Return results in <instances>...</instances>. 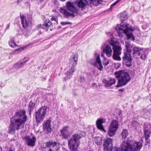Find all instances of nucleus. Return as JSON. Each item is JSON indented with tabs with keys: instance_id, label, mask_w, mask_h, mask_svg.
Listing matches in <instances>:
<instances>
[{
	"instance_id": "1",
	"label": "nucleus",
	"mask_w": 151,
	"mask_h": 151,
	"mask_svg": "<svg viewBox=\"0 0 151 151\" xmlns=\"http://www.w3.org/2000/svg\"><path fill=\"white\" fill-rule=\"evenodd\" d=\"M103 146L104 151H139L142 147V144L140 142L136 143L132 140L124 141L120 148L115 147L112 151V139L109 138L104 139Z\"/></svg>"
},
{
	"instance_id": "2",
	"label": "nucleus",
	"mask_w": 151,
	"mask_h": 151,
	"mask_svg": "<svg viewBox=\"0 0 151 151\" xmlns=\"http://www.w3.org/2000/svg\"><path fill=\"white\" fill-rule=\"evenodd\" d=\"M27 119V116L25 110L16 111L10 121L8 130L9 133L14 134L16 130H18L23 128Z\"/></svg>"
},
{
	"instance_id": "3",
	"label": "nucleus",
	"mask_w": 151,
	"mask_h": 151,
	"mask_svg": "<svg viewBox=\"0 0 151 151\" xmlns=\"http://www.w3.org/2000/svg\"><path fill=\"white\" fill-rule=\"evenodd\" d=\"M128 24H125L122 22L120 25H117L115 27V29L119 36H123V34H125L127 36V39H132L134 41L135 39L132 34V32L135 30V28L129 27Z\"/></svg>"
},
{
	"instance_id": "4",
	"label": "nucleus",
	"mask_w": 151,
	"mask_h": 151,
	"mask_svg": "<svg viewBox=\"0 0 151 151\" xmlns=\"http://www.w3.org/2000/svg\"><path fill=\"white\" fill-rule=\"evenodd\" d=\"M85 135V132L82 131L78 132L73 135L70 139L68 140V145L70 150L73 151L77 150L80 144V139Z\"/></svg>"
},
{
	"instance_id": "5",
	"label": "nucleus",
	"mask_w": 151,
	"mask_h": 151,
	"mask_svg": "<svg viewBox=\"0 0 151 151\" xmlns=\"http://www.w3.org/2000/svg\"><path fill=\"white\" fill-rule=\"evenodd\" d=\"M66 9L69 12L64 9L62 7L60 8V12L63 13L66 18H68L69 17H74L76 15H76L78 13V7L75 6L73 2H68L66 3Z\"/></svg>"
},
{
	"instance_id": "6",
	"label": "nucleus",
	"mask_w": 151,
	"mask_h": 151,
	"mask_svg": "<svg viewBox=\"0 0 151 151\" xmlns=\"http://www.w3.org/2000/svg\"><path fill=\"white\" fill-rule=\"evenodd\" d=\"M114 74L115 77L118 78V84L116 86L117 88L125 85L131 79L129 74L123 70L116 71Z\"/></svg>"
},
{
	"instance_id": "7",
	"label": "nucleus",
	"mask_w": 151,
	"mask_h": 151,
	"mask_svg": "<svg viewBox=\"0 0 151 151\" xmlns=\"http://www.w3.org/2000/svg\"><path fill=\"white\" fill-rule=\"evenodd\" d=\"M46 147H43V151H58L60 149V144L58 142L49 141L44 143Z\"/></svg>"
},
{
	"instance_id": "8",
	"label": "nucleus",
	"mask_w": 151,
	"mask_h": 151,
	"mask_svg": "<svg viewBox=\"0 0 151 151\" xmlns=\"http://www.w3.org/2000/svg\"><path fill=\"white\" fill-rule=\"evenodd\" d=\"M89 63L96 67L100 70H102L103 68L99 53L95 52L94 53L93 57L90 59Z\"/></svg>"
},
{
	"instance_id": "9",
	"label": "nucleus",
	"mask_w": 151,
	"mask_h": 151,
	"mask_svg": "<svg viewBox=\"0 0 151 151\" xmlns=\"http://www.w3.org/2000/svg\"><path fill=\"white\" fill-rule=\"evenodd\" d=\"M47 106H42L36 112V119L37 122H40L43 121L47 112Z\"/></svg>"
},
{
	"instance_id": "10",
	"label": "nucleus",
	"mask_w": 151,
	"mask_h": 151,
	"mask_svg": "<svg viewBox=\"0 0 151 151\" xmlns=\"http://www.w3.org/2000/svg\"><path fill=\"white\" fill-rule=\"evenodd\" d=\"M119 127V123L117 120L113 119L112 120L109 127L108 134L110 137H112L115 134Z\"/></svg>"
},
{
	"instance_id": "11",
	"label": "nucleus",
	"mask_w": 151,
	"mask_h": 151,
	"mask_svg": "<svg viewBox=\"0 0 151 151\" xmlns=\"http://www.w3.org/2000/svg\"><path fill=\"white\" fill-rule=\"evenodd\" d=\"M131 52H124L122 58V63L127 67H130L132 65V58L131 55Z\"/></svg>"
},
{
	"instance_id": "12",
	"label": "nucleus",
	"mask_w": 151,
	"mask_h": 151,
	"mask_svg": "<svg viewBox=\"0 0 151 151\" xmlns=\"http://www.w3.org/2000/svg\"><path fill=\"white\" fill-rule=\"evenodd\" d=\"M20 17L23 27L24 29H27L28 26L31 24L32 21L31 17L29 15L25 17L24 15L21 14Z\"/></svg>"
},
{
	"instance_id": "13",
	"label": "nucleus",
	"mask_w": 151,
	"mask_h": 151,
	"mask_svg": "<svg viewBox=\"0 0 151 151\" xmlns=\"http://www.w3.org/2000/svg\"><path fill=\"white\" fill-rule=\"evenodd\" d=\"M113 51L112 58L114 60L118 61H120L121 58L119 55L121 54L122 48L119 45H115L112 48Z\"/></svg>"
},
{
	"instance_id": "14",
	"label": "nucleus",
	"mask_w": 151,
	"mask_h": 151,
	"mask_svg": "<svg viewBox=\"0 0 151 151\" xmlns=\"http://www.w3.org/2000/svg\"><path fill=\"white\" fill-rule=\"evenodd\" d=\"M106 120L104 118H99L97 119L96 122V124L97 128L102 131H104L106 132V130L104 129L103 124L105 123Z\"/></svg>"
},
{
	"instance_id": "15",
	"label": "nucleus",
	"mask_w": 151,
	"mask_h": 151,
	"mask_svg": "<svg viewBox=\"0 0 151 151\" xmlns=\"http://www.w3.org/2000/svg\"><path fill=\"white\" fill-rule=\"evenodd\" d=\"M51 121L48 119L45 121L43 123V129L44 131L46 132L47 134H49L51 133L52 129L50 128V123Z\"/></svg>"
},
{
	"instance_id": "16",
	"label": "nucleus",
	"mask_w": 151,
	"mask_h": 151,
	"mask_svg": "<svg viewBox=\"0 0 151 151\" xmlns=\"http://www.w3.org/2000/svg\"><path fill=\"white\" fill-rule=\"evenodd\" d=\"M102 50L103 53L106 54L107 57L109 58L111 56L112 50L110 45H106L103 47Z\"/></svg>"
},
{
	"instance_id": "17",
	"label": "nucleus",
	"mask_w": 151,
	"mask_h": 151,
	"mask_svg": "<svg viewBox=\"0 0 151 151\" xmlns=\"http://www.w3.org/2000/svg\"><path fill=\"white\" fill-rule=\"evenodd\" d=\"M24 139L27 143V145L32 147L35 145V143L36 141L35 137L33 136L32 138H30V136H26L24 137Z\"/></svg>"
},
{
	"instance_id": "18",
	"label": "nucleus",
	"mask_w": 151,
	"mask_h": 151,
	"mask_svg": "<svg viewBox=\"0 0 151 151\" xmlns=\"http://www.w3.org/2000/svg\"><path fill=\"white\" fill-rule=\"evenodd\" d=\"M142 50L140 47H134L133 46L131 49V52L133 51L132 55L133 56L135 57L136 58H137L136 56L140 55V54Z\"/></svg>"
},
{
	"instance_id": "19",
	"label": "nucleus",
	"mask_w": 151,
	"mask_h": 151,
	"mask_svg": "<svg viewBox=\"0 0 151 151\" xmlns=\"http://www.w3.org/2000/svg\"><path fill=\"white\" fill-rule=\"evenodd\" d=\"M28 58L25 57L23 60H21L14 65L15 68L19 69L23 67L28 61Z\"/></svg>"
},
{
	"instance_id": "20",
	"label": "nucleus",
	"mask_w": 151,
	"mask_h": 151,
	"mask_svg": "<svg viewBox=\"0 0 151 151\" xmlns=\"http://www.w3.org/2000/svg\"><path fill=\"white\" fill-rule=\"evenodd\" d=\"M69 127L68 126L64 127L61 130V133L64 139H67L69 137Z\"/></svg>"
},
{
	"instance_id": "21",
	"label": "nucleus",
	"mask_w": 151,
	"mask_h": 151,
	"mask_svg": "<svg viewBox=\"0 0 151 151\" xmlns=\"http://www.w3.org/2000/svg\"><path fill=\"white\" fill-rule=\"evenodd\" d=\"M52 24V22L49 20H46L44 23L41 26V28L45 29L46 31H47L49 28Z\"/></svg>"
},
{
	"instance_id": "22",
	"label": "nucleus",
	"mask_w": 151,
	"mask_h": 151,
	"mask_svg": "<svg viewBox=\"0 0 151 151\" xmlns=\"http://www.w3.org/2000/svg\"><path fill=\"white\" fill-rule=\"evenodd\" d=\"M75 3L79 7L83 8L88 3V1H87L86 0H77Z\"/></svg>"
},
{
	"instance_id": "23",
	"label": "nucleus",
	"mask_w": 151,
	"mask_h": 151,
	"mask_svg": "<svg viewBox=\"0 0 151 151\" xmlns=\"http://www.w3.org/2000/svg\"><path fill=\"white\" fill-rule=\"evenodd\" d=\"M125 46L126 48V52H131V49L133 46L131 45L130 42H125Z\"/></svg>"
},
{
	"instance_id": "24",
	"label": "nucleus",
	"mask_w": 151,
	"mask_h": 151,
	"mask_svg": "<svg viewBox=\"0 0 151 151\" xmlns=\"http://www.w3.org/2000/svg\"><path fill=\"white\" fill-rule=\"evenodd\" d=\"M115 80L114 79L111 80L110 81H107L105 83V86L108 87L111 86L113 84L115 83Z\"/></svg>"
},
{
	"instance_id": "25",
	"label": "nucleus",
	"mask_w": 151,
	"mask_h": 151,
	"mask_svg": "<svg viewBox=\"0 0 151 151\" xmlns=\"http://www.w3.org/2000/svg\"><path fill=\"white\" fill-rule=\"evenodd\" d=\"M128 134L127 130L125 129H124L122 130V132L121 133V135L122 137V139L125 138Z\"/></svg>"
},
{
	"instance_id": "26",
	"label": "nucleus",
	"mask_w": 151,
	"mask_h": 151,
	"mask_svg": "<svg viewBox=\"0 0 151 151\" xmlns=\"http://www.w3.org/2000/svg\"><path fill=\"white\" fill-rule=\"evenodd\" d=\"M65 76L64 77V80L69 79L72 77L73 74L69 71L67 72L65 74Z\"/></svg>"
},
{
	"instance_id": "27",
	"label": "nucleus",
	"mask_w": 151,
	"mask_h": 151,
	"mask_svg": "<svg viewBox=\"0 0 151 151\" xmlns=\"http://www.w3.org/2000/svg\"><path fill=\"white\" fill-rule=\"evenodd\" d=\"M144 131L150 130L151 126L147 123H145L143 126Z\"/></svg>"
},
{
	"instance_id": "28",
	"label": "nucleus",
	"mask_w": 151,
	"mask_h": 151,
	"mask_svg": "<svg viewBox=\"0 0 151 151\" xmlns=\"http://www.w3.org/2000/svg\"><path fill=\"white\" fill-rule=\"evenodd\" d=\"M95 142L97 145H100L102 144V139L100 137H98L96 138Z\"/></svg>"
},
{
	"instance_id": "29",
	"label": "nucleus",
	"mask_w": 151,
	"mask_h": 151,
	"mask_svg": "<svg viewBox=\"0 0 151 151\" xmlns=\"http://www.w3.org/2000/svg\"><path fill=\"white\" fill-rule=\"evenodd\" d=\"M144 136L145 139L149 138L151 134L150 130L144 131Z\"/></svg>"
},
{
	"instance_id": "30",
	"label": "nucleus",
	"mask_w": 151,
	"mask_h": 151,
	"mask_svg": "<svg viewBox=\"0 0 151 151\" xmlns=\"http://www.w3.org/2000/svg\"><path fill=\"white\" fill-rule=\"evenodd\" d=\"M35 105V103L32 102L31 101L29 102V106L30 109L29 110V112H30L33 109Z\"/></svg>"
},
{
	"instance_id": "31",
	"label": "nucleus",
	"mask_w": 151,
	"mask_h": 151,
	"mask_svg": "<svg viewBox=\"0 0 151 151\" xmlns=\"http://www.w3.org/2000/svg\"><path fill=\"white\" fill-rule=\"evenodd\" d=\"M76 64L77 63H75L73 64L72 66L71 67V68L68 71H69L71 73H73L75 70V68Z\"/></svg>"
},
{
	"instance_id": "32",
	"label": "nucleus",
	"mask_w": 151,
	"mask_h": 151,
	"mask_svg": "<svg viewBox=\"0 0 151 151\" xmlns=\"http://www.w3.org/2000/svg\"><path fill=\"white\" fill-rule=\"evenodd\" d=\"M78 55L77 53H76L74 55L73 59L71 60V62L74 61L75 63H77L78 61Z\"/></svg>"
},
{
	"instance_id": "33",
	"label": "nucleus",
	"mask_w": 151,
	"mask_h": 151,
	"mask_svg": "<svg viewBox=\"0 0 151 151\" xmlns=\"http://www.w3.org/2000/svg\"><path fill=\"white\" fill-rule=\"evenodd\" d=\"M140 58L142 60H145L146 58V55L145 54V52L143 50L140 54Z\"/></svg>"
},
{
	"instance_id": "34",
	"label": "nucleus",
	"mask_w": 151,
	"mask_h": 151,
	"mask_svg": "<svg viewBox=\"0 0 151 151\" xmlns=\"http://www.w3.org/2000/svg\"><path fill=\"white\" fill-rule=\"evenodd\" d=\"M9 44L10 46L13 47H14L17 46V45L13 41H9Z\"/></svg>"
},
{
	"instance_id": "35",
	"label": "nucleus",
	"mask_w": 151,
	"mask_h": 151,
	"mask_svg": "<svg viewBox=\"0 0 151 151\" xmlns=\"http://www.w3.org/2000/svg\"><path fill=\"white\" fill-rule=\"evenodd\" d=\"M23 48L24 47H20L19 48L15 50L14 51V54H16L17 53H19V52L22 50Z\"/></svg>"
},
{
	"instance_id": "36",
	"label": "nucleus",
	"mask_w": 151,
	"mask_h": 151,
	"mask_svg": "<svg viewBox=\"0 0 151 151\" xmlns=\"http://www.w3.org/2000/svg\"><path fill=\"white\" fill-rule=\"evenodd\" d=\"M128 18V17L127 15H121V19L122 21H124Z\"/></svg>"
},
{
	"instance_id": "37",
	"label": "nucleus",
	"mask_w": 151,
	"mask_h": 151,
	"mask_svg": "<svg viewBox=\"0 0 151 151\" xmlns=\"http://www.w3.org/2000/svg\"><path fill=\"white\" fill-rule=\"evenodd\" d=\"M117 41L112 40L110 43V45L113 46V47L115 45H117L116 44L117 43Z\"/></svg>"
},
{
	"instance_id": "38",
	"label": "nucleus",
	"mask_w": 151,
	"mask_h": 151,
	"mask_svg": "<svg viewBox=\"0 0 151 151\" xmlns=\"http://www.w3.org/2000/svg\"><path fill=\"white\" fill-rule=\"evenodd\" d=\"M132 124L133 127H135L138 126V124L137 122L134 121L132 123Z\"/></svg>"
},
{
	"instance_id": "39",
	"label": "nucleus",
	"mask_w": 151,
	"mask_h": 151,
	"mask_svg": "<svg viewBox=\"0 0 151 151\" xmlns=\"http://www.w3.org/2000/svg\"><path fill=\"white\" fill-rule=\"evenodd\" d=\"M60 24L62 25H65L67 24H72V23L71 22H61Z\"/></svg>"
},
{
	"instance_id": "40",
	"label": "nucleus",
	"mask_w": 151,
	"mask_h": 151,
	"mask_svg": "<svg viewBox=\"0 0 151 151\" xmlns=\"http://www.w3.org/2000/svg\"><path fill=\"white\" fill-rule=\"evenodd\" d=\"M121 0H117L112 4V6H114L117 4Z\"/></svg>"
},
{
	"instance_id": "41",
	"label": "nucleus",
	"mask_w": 151,
	"mask_h": 151,
	"mask_svg": "<svg viewBox=\"0 0 151 151\" xmlns=\"http://www.w3.org/2000/svg\"><path fill=\"white\" fill-rule=\"evenodd\" d=\"M109 63V60H107V61L106 62L105 61L104 62V65L106 66L108 65Z\"/></svg>"
},
{
	"instance_id": "42",
	"label": "nucleus",
	"mask_w": 151,
	"mask_h": 151,
	"mask_svg": "<svg viewBox=\"0 0 151 151\" xmlns=\"http://www.w3.org/2000/svg\"><path fill=\"white\" fill-rule=\"evenodd\" d=\"M145 139V145H147L148 144L150 141H149V139L148 138Z\"/></svg>"
},
{
	"instance_id": "43",
	"label": "nucleus",
	"mask_w": 151,
	"mask_h": 151,
	"mask_svg": "<svg viewBox=\"0 0 151 151\" xmlns=\"http://www.w3.org/2000/svg\"><path fill=\"white\" fill-rule=\"evenodd\" d=\"M80 81L81 82H83L84 81V79L83 77H80Z\"/></svg>"
},
{
	"instance_id": "44",
	"label": "nucleus",
	"mask_w": 151,
	"mask_h": 151,
	"mask_svg": "<svg viewBox=\"0 0 151 151\" xmlns=\"http://www.w3.org/2000/svg\"><path fill=\"white\" fill-rule=\"evenodd\" d=\"M51 21H55L56 22H57V23H58V22L57 21L55 17H52V18L51 19Z\"/></svg>"
},
{
	"instance_id": "45",
	"label": "nucleus",
	"mask_w": 151,
	"mask_h": 151,
	"mask_svg": "<svg viewBox=\"0 0 151 151\" xmlns=\"http://www.w3.org/2000/svg\"><path fill=\"white\" fill-rule=\"evenodd\" d=\"M11 39V41H13V42H14V37H12L10 38Z\"/></svg>"
},
{
	"instance_id": "46",
	"label": "nucleus",
	"mask_w": 151,
	"mask_h": 151,
	"mask_svg": "<svg viewBox=\"0 0 151 151\" xmlns=\"http://www.w3.org/2000/svg\"><path fill=\"white\" fill-rule=\"evenodd\" d=\"M119 91L120 92H123L124 91V88H121L119 89Z\"/></svg>"
},
{
	"instance_id": "47",
	"label": "nucleus",
	"mask_w": 151,
	"mask_h": 151,
	"mask_svg": "<svg viewBox=\"0 0 151 151\" xmlns=\"http://www.w3.org/2000/svg\"><path fill=\"white\" fill-rule=\"evenodd\" d=\"M23 0H18L17 1V4H18L19 2H21Z\"/></svg>"
},
{
	"instance_id": "48",
	"label": "nucleus",
	"mask_w": 151,
	"mask_h": 151,
	"mask_svg": "<svg viewBox=\"0 0 151 151\" xmlns=\"http://www.w3.org/2000/svg\"><path fill=\"white\" fill-rule=\"evenodd\" d=\"M9 151H13V150L12 148H10Z\"/></svg>"
},
{
	"instance_id": "49",
	"label": "nucleus",
	"mask_w": 151,
	"mask_h": 151,
	"mask_svg": "<svg viewBox=\"0 0 151 151\" xmlns=\"http://www.w3.org/2000/svg\"><path fill=\"white\" fill-rule=\"evenodd\" d=\"M39 2L40 3H41L43 2L44 0H39Z\"/></svg>"
},
{
	"instance_id": "50",
	"label": "nucleus",
	"mask_w": 151,
	"mask_h": 151,
	"mask_svg": "<svg viewBox=\"0 0 151 151\" xmlns=\"http://www.w3.org/2000/svg\"><path fill=\"white\" fill-rule=\"evenodd\" d=\"M93 86H96V83H93Z\"/></svg>"
},
{
	"instance_id": "51",
	"label": "nucleus",
	"mask_w": 151,
	"mask_h": 151,
	"mask_svg": "<svg viewBox=\"0 0 151 151\" xmlns=\"http://www.w3.org/2000/svg\"><path fill=\"white\" fill-rule=\"evenodd\" d=\"M101 56L103 57L104 58V54L102 53L101 54Z\"/></svg>"
},
{
	"instance_id": "52",
	"label": "nucleus",
	"mask_w": 151,
	"mask_h": 151,
	"mask_svg": "<svg viewBox=\"0 0 151 151\" xmlns=\"http://www.w3.org/2000/svg\"><path fill=\"white\" fill-rule=\"evenodd\" d=\"M9 25H10V24H9L7 25V27H6V29L8 28L9 27Z\"/></svg>"
},
{
	"instance_id": "53",
	"label": "nucleus",
	"mask_w": 151,
	"mask_h": 151,
	"mask_svg": "<svg viewBox=\"0 0 151 151\" xmlns=\"http://www.w3.org/2000/svg\"><path fill=\"white\" fill-rule=\"evenodd\" d=\"M0 151H2V148L0 147Z\"/></svg>"
},
{
	"instance_id": "54",
	"label": "nucleus",
	"mask_w": 151,
	"mask_h": 151,
	"mask_svg": "<svg viewBox=\"0 0 151 151\" xmlns=\"http://www.w3.org/2000/svg\"><path fill=\"white\" fill-rule=\"evenodd\" d=\"M112 6V5H111L110 6V8L111 9H112V7L113 6Z\"/></svg>"
},
{
	"instance_id": "55",
	"label": "nucleus",
	"mask_w": 151,
	"mask_h": 151,
	"mask_svg": "<svg viewBox=\"0 0 151 151\" xmlns=\"http://www.w3.org/2000/svg\"><path fill=\"white\" fill-rule=\"evenodd\" d=\"M26 3H27V4H29V3L28 2H26Z\"/></svg>"
},
{
	"instance_id": "56",
	"label": "nucleus",
	"mask_w": 151,
	"mask_h": 151,
	"mask_svg": "<svg viewBox=\"0 0 151 151\" xmlns=\"http://www.w3.org/2000/svg\"><path fill=\"white\" fill-rule=\"evenodd\" d=\"M61 1H64L65 0H60Z\"/></svg>"
},
{
	"instance_id": "57",
	"label": "nucleus",
	"mask_w": 151,
	"mask_h": 151,
	"mask_svg": "<svg viewBox=\"0 0 151 151\" xmlns=\"http://www.w3.org/2000/svg\"><path fill=\"white\" fill-rule=\"evenodd\" d=\"M50 31H51V30H52V29H50Z\"/></svg>"
},
{
	"instance_id": "58",
	"label": "nucleus",
	"mask_w": 151,
	"mask_h": 151,
	"mask_svg": "<svg viewBox=\"0 0 151 151\" xmlns=\"http://www.w3.org/2000/svg\"><path fill=\"white\" fill-rule=\"evenodd\" d=\"M119 65L118 66V68H119Z\"/></svg>"
}]
</instances>
